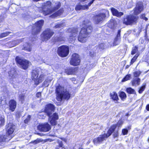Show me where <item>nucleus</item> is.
<instances>
[{
    "label": "nucleus",
    "instance_id": "nucleus-1",
    "mask_svg": "<svg viewBox=\"0 0 149 149\" xmlns=\"http://www.w3.org/2000/svg\"><path fill=\"white\" fill-rule=\"evenodd\" d=\"M83 26V27L80 32L78 39L80 42L84 43L86 41L89 37L88 35L91 32L93 28L88 20L84 21Z\"/></svg>",
    "mask_w": 149,
    "mask_h": 149
},
{
    "label": "nucleus",
    "instance_id": "nucleus-2",
    "mask_svg": "<svg viewBox=\"0 0 149 149\" xmlns=\"http://www.w3.org/2000/svg\"><path fill=\"white\" fill-rule=\"evenodd\" d=\"M56 99L58 101L61 102L65 100H68L70 97L71 93L69 90L60 86L56 87Z\"/></svg>",
    "mask_w": 149,
    "mask_h": 149
},
{
    "label": "nucleus",
    "instance_id": "nucleus-3",
    "mask_svg": "<svg viewBox=\"0 0 149 149\" xmlns=\"http://www.w3.org/2000/svg\"><path fill=\"white\" fill-rule=\"evenodd\" d=\"M52 3L50 1H47L44 3L43 8L44 9L42 11V13L45 15H47L52 13L59 8L61 6V4L59 2L55 3L54 7H52Z\"/></svg>",
    "mask_w": 149,
    "mask_h": 149
},
{
    "label": "nucleus",
    "instance_id": "nucleus-4",
    "mask_svg": "<svg viewBox=\"0 0 149 149\" xmlns=\"http://www.w3.org/2000/svg\"><path fill=\"white\" fill-rule=\"evenodd\" d=\"M115 128V126L111 127L109 130L107 134L100 135L98 137L94 139L93 140V142L94 144L97 145L101 143L103 141L105 140L108 137L111 135Z\"/></svg>",
    "mask_w": 149,
    "mask_h": 149
},
{
    "label": "nucleus",
    "instance_id": "nucleus-5",
    "mask_svg": "<svg viewBox=\"0 0 149 149\" xmlns=\"http://www.w3.org/2000/svg\"><path fill=\"white\" fill-rule=\"evenodd\" d=\"M109 15V12L108 10H102V13L95 16L94 20L95 23L96 24H98Z\"/></svg>",
    "mask_w": 149,
    "mask_h": 149
},
{
    "label": "nucleus",
    "instance_id": "nucleus-6",
    "mask_svg": "<svg viewBox=\"0 0 149 149\" xmlns=\"http://www.w3.org/2000/svg\"><path fill=\"white\" fill-rule=\"evenodd\" d=\"M15 60L20 67L24 70L27 69L29 65V62L28 61L20 57H16Z\"/></svg>",
    "mask_w": 149,
    "mask_h": 149
},
{
    "label": "nucleus",
    "instance_id": "nucleus-7",
    "mask_svg": "<svg viewBox=\"0 0 149 149\" xmlns=\"http://www.w3.org/2000/svg\"><path fill=\"white\" fill-rule=\"evenodd\" d=\"M69 52V48L67 46H61L58 49V54L61 57H63L67 56Z\"/></svg>",
    "mask_w": 149,
    "mask_h": 149
},
{
    "label": "nucleus",
    "instance_id": "nucleus-8",
    "mask_svg": "<svg viewBox=\"0 0 149 149\" xmlns=\"http://www.w3.org/2000/svg\"><path fill=\"white\" fill-rule=\"evenodd\" d=\"M137 19L138 17L137 16L131 15H128L124 18L123 23L127 25H132L135 22Z\"/></svg>",
    "mask_w": 149,
    "mask_h": 149
},
{
    "label": "nucleus",
    "instance_id": "nucleus-9",
    "mask_svg": "<svg viewBox=\"0 0 149 149\" xmlns=\"http://www.w3.org/2000/svg\"><path fill=\"white\" fill-rule=\"evenodd\" d=\"M44 23V20H41L35 23L32 29L33 34H37L40 31V30Z\"/></svg>",
    "mask_w": 149,
    "mask_h": 149
},
{
    "label": "nucleus",
    "instance_id": "nucleus-10",
    "mask_svg": "<svg viewBox=\"0 0 149 149\" xmlns=\"http://www.w3.org/2000/svg\"><path fill=\"white\" fill-rule=\"evenodd\" d=\"M68 32L70 33L68 38L69 40L72 42L74 41L76 39V36L77 35L78 32L77 28H73L69 29L68 30Z\"/></svg>",
    "mask_w": 149,
    "mask_h": 149
},
{
    "label": "nucleus",
    "instance_id": "nucleus-11",
    "mask_svg": "<svg viewBox=\"0 0 149 149\" xmlns=\"http://www.w3.org/2000/svg\"><path fill=\"white\" fill-rule=\"evenodd\" d=\"M54 34L53 32L49 29H47L44 31L41 35L42 40L47 41L50 39Z\"/></svg>",
    "mask_w": 149,
    "mask_h": 149
},
{
    "label": "nucleus",
    "instance_id": "nucleus-12",
    "mask_svg": "<svg viewBox=\"0 0 149 149\" xmlns=\"http://www.w3.org/2000/svg\"><path fill=\"white\" fill-rule=\"evenodd\" d=\"M8 74L9 78L12 83L14 84L17 81L18 75L15 69L12 70L9 72Z\"/></svg>",
    "mask_w": 149,
    "mask_h": 149
},
{
    "label": "nucleus",
    "instance_id": "nucleus-13",
    "mask_svg": "<svg viewBox=\"0 0 149 149\" xmlns=\"http://www.w3.org/2000/svg\"><path fill=\"white\" fill-rule=\"evenodd\" d=\"M80 60L79 55L77 54H74L72 56L70 63L73 66H77L79 65Z\"/></svg>",
    "mask_w": 149,
    "mask_h": 149
},
{
    "label": "nucleus",
    "instance_id": "nucleus-14",
    "mask_svg": "<svg viewBox=\"0 0 149 149\" xmlns=\"http://www.w3.org/2000/svg\"><path fill=\"white\" fill-rule=\"evenodd\" d=\"M6 134L8 135L9 138H11L12 137L11 135L13 132L15 128V126L11 123H9L6 125Z\"/></svg>",
    "mask_w": 149,
    "mask_h": 149
},
{
    "label": "nucleus",
    "instance_id": "nucleus-15",
    "mask_svg": "<svg viewBox=\"0 0 149 149\" xmlns=\"http://www.w3.org/2000/svg\"><path fill=\"white\" fill-rule=\"evenodd\" d=\"M143 8L142 3L138 2L137 3L136 7L134 9V14L135 15H137L140 13L143 10Z\"/></svg>",
    "mask_w": 149,
    "mask_h": 149
},
{
    "label": "nucleus",
    "instance_id": "nucleus-16",
    "mask_svg": "<svg viewBox=\"0 0 149 149\" xmlns=\"http://www.w3.org/2000/svg\"><path fill=\"white\" fill-rule=\"evenodd\" d=\"M38 129L40 131L46 132L51 129V127L47 123L39 125L38 126Z\"/></svg>",
    "mask_w": 149,
    "mask_h": 149
},
{
    "label": "nucleus",
    "instance_id": "nucleus-17",
    "mask_svg": "<svg viewBox=\"0 0 149 149\" xmlns=\"http://www.w3.org/2000/svg\"><path fill=\"white\" fill-rule=\"evenodd\" d=\"M95 0H92L88 4V5H83L79 4L77 5L75 8V9L76 10H85L88 8L89 6H90L93 3Z\"/></svg>",
    "mask_w": 149,
    "mask_h": 149
},
{
    "label": "nucleus",
    "instance_id": "nucleus-18",
    "mask_svg": "<svg viewBox=\"0 0 149 149\" xmlns=\"http://www.w3.org/2000/svg\"><path fill=\"white\" fill-rule=\"evenodd\" d=\"M54 109V105L51 104H47L46 107L45 111L47 113V115L50 116L52 113V112Z\"/></svg>",
    "mask_w": 149,
    "mask_h": 149
},
{
    "label": "nucleus",
    "instance_id": "nucleus-19",
    "mask_svg": "<svg viewBox=\"0 0 149 149\" xmlns=\"http://www.w3.org/2000/svg\"><path fill=\"white\" fill-rule=\"evenodd\" d=\"M58 119V115L56 113H54L52 116L49 117V120L50 123L53 125H56L57 124L56 120Z\"/></svg>",
    "mask_w": 149,
    "mask_h": 149
},
{
    "label": "nucleus",
    "instance_id": "nucleus-20",
    "mask_svg": "<svg viewBox=\"0 0 149 149\" xmlns=\"http://www.w3.org/2000/svg\"><path fill=\"white\" fill-rule=\"evenodd\" d=\"M17 102L14 100H10L9 102V110L11 111H14L16 107Z\"/></svg>",
    "mask_w": 149,
    "mask_h": 149
},
{
    "label": "nucleus",
    "instance_id": "nucleus-21",
    "mask_svg": "<svg viewBox=\"0 0 149 149\" xmlns=\"http://www.w3.org/2000/svg\"><path fill=\"white\" fill-rule=\"evenodd\" d=\"M111 10L113 15L117 17H120L123 15V13L121 12H118L117 9L114 8H111Z\"/></svg>",
    "mask_w": 149,
    "mask_h": 149
},
{
    "label": "nucleus",
    "instance_id": "nucleus-22",
    "mask_svg": "<svg viewBox=\"0 0 149 149\" xmlns=\"http://www.w3.org/2000/svg\"><path fill=\"white\" fill-rule=\"evenodd\" d=\"M45 76L43 74H41L39 77L36 79L34 80L35 84L38 85L39 83L41 82L44 79Z\"/></svg>",
    "mask_w": 149,
    "mask_h": 149
},
{
    "label": "nucleus",
    "instance_id": "nucleus-23",
    "mask_svg": "<svg viewBox=\"0 0 149 149\" xmlns=\"http://www.w3.org/2000/svg\"><path fill=\"white\" fill-rule=\"evenodd\" d=\"M53 40L55 42H62L65 41V38L62 36H60L58 37H55Z\"/></svg>",
    "mask_w": 149,
    "mask_h": 149
},
{
    "label": "nucleus",
    "instance_id": "nucleus-24",
    "mask_svg": "<svg viewBox=\"0 0 149 149\" xmlns=\"http://www.w3.org/2000/svg\"><path fill=\"white\" fill-rule=\"evenodd\" d=\"M110 96L111 98L113 100L117 101L118 100V95L115 92H112L110 93Z\"/></svg>",
    "mask_w": 149,
    "mask_h": 149
},
{
    "label": "nucleus",
    "instance_id": "nucleus-25",
    "mask_svg": "<svg viewBox=\"0 0 149 149\" xmlns=\"http://www.w3.org/2000/svg\"><path fill=\"white\" fill-rule=\"evenodd\" d=\"M116 22L115 20L113 19H111L110 20L108 24V26L111 29H113L116 26Z\"/></svg>",
    "mask_w": 149,
    "mask_h": 149
},
{
    "label": "nucleus",
    "instance_id": "nucleus-26",
    "mask_svg": "<svg viewBox=\"0 0 149 149\" xmlns=\"http://www.w3.org/2000/svg\"><path fill=\"white\" fill-rule=\"evenodd\" d=\"M65 72L68 74H74L75 72V70L72 68H69L65 70Z\"/></svg>",
    "mask_w": 149,
    "mask_h": 149
},
{
    "label": "nucleus",
    "instance_id": "nucleus-27",
    "mask_svg": "<svg viewBox=\"0 0 149 149\" xmlns=\"http://www.w3.org/2000/svg\"><path fill=\"white\" fill-rule=\"evenodd\" d=\"M38 75V71L36 70H33L32 72V79H34V81L36 79H37Z\"/></svg>",
    "mask_w": 149,
    "mask_h": 149
},
{
    "label": "nucleus",
    "instance_id": "nucleus-28",
    "mask_svg": "<svg viewBox=\"0 0 149 149\" xmlns=\"http://www.w3.org/2000/svg\"><path fill=\"white\" fill-rule=\"evenodd\" d=\"M10 140V139L7 136L4 135H0V142L6 141V140Z\"/></svg>",
    "mask_w": 149,
    "mask_h": 149
},
{
    "label": "nucleus",
    "instance_id": "nucleus-29",
    "mask_svg": "<svg viewBox=\"0 0 149 149\" xmlns=\"http://www.w3.org/2000/svg\"><path fill=\"white\" fill-rule=\"evenodd\" d=\"M97 49L96 47H95L90 50L89 52V55L91 57H93L95 56L96 54V50Z\"/></svg>",
    "mask_w": 149,
    "mask_h": 149
},
{
    "label": "nucleus",
    "instance_id": "nucleus-30",
    "mask_svg": "<svg viewBox=\"0 0 149 149\" xmlns=\"http://www.w3.org/2000/svg\"><path fill=\"white\" fill-rule=\"evenodd\" d=\"M140 79L138 78L134 79L132 81V85L134 86L136 84L139 85L140 84Z\"/></svg>",
    "mask_w": 149,
    "mask_h": 149
},
{
    "label": "nucleus",
    "instance_id": "nucleus-31",
    "mask_svg": "<svg viewBox=\"0 0 149 149\" xmlns=\"http://www.w3.org/2000/svg\"><path fill=\"white\" fill-rule=\"evenodd\" d=\"M123 123V122L121 120H119L118 123H117L116 125H113L112 126H111V127L115 126V128L113 130V132L114 131V130L116 129H118L119 128V127H120L122 124Z\"/></svg>",
    "mask_w": 149,
    "mask_h": 149
},
{
    "label": "nucleus",
    "instance_id": "nucleus-32",
    "mask_svg": "<svg viewBox=\"0 0 149 149\" xmlns=\"http://www.w3.org/2000/svg\"><path fill=\"white\" fill-rule=\"evenodd\" d=\"M24 49L29 52H30L31 50V45L28 43H26L24 45Z\"/></svg>",
    "mask_w": 149,
    "mask_h": 149
},
{
    "label": "nucleus",
    "instance_id": "nucleus-33",
    "mask_svg": "<svg viewBox=\"0 0 149 149\" xmlns=\"http://www.w3.org/2000/svg\"><path fill=\"white\" fill-rule=\"evenodd\" d=\"M119 96L123 100H124L126 97V95L125 93L122 91L120 92Z\"/></svg>",
    "mask_w": 149,
    "mask_h": 149
},
{
    "label": "nucleus",
    "instance_id": "nucleus-34",
    "mask_svg": "<svg viewBox=\"0 0 149 149\" xmlns=\"http://www.w3.org/2000/svg\"><path fill=\"white\" fill-rule=\"evenodd\" d=\"M126 91L129 94H134L136 93L134 90L131 88H127Z\"/></svg>",
    "mask_w": 149,
    "mask_h": 149
},
{
    "label": "nucleus",
    "instance_id": "nucleus-35",
    "mask_svg": "<svg viewBox=\"0 0 149 149\" xmlns=\"http://www.w3.org/2000/svg\"><path fill=\"white\" fill-rule=\"evenodd\" d=\"M11 33L10 32H6L1 33L0 34V38H2L5 37L9 35Z\"/></svg>",
    "mask_w": 149,
    "mask_h": 149
},
{
    "label": "nucleus",
    "instance_id": "nucleus-36",
    "mask_svg": "<svg viewBox=\"0 0 149 149\" xmlns=\"http://www.w3.org/2000/svg\"><path fill=\"white\" fill-rule=\"evenodd\" d=\"M120 39L115 38L113 42V45L114 46H116L118 45L120 42Z\"/></svg>",
    "mask_w": 149,
    "mask_h": 149
},
{
    "label": "nucleus",
    "instance_id": "nucleus-37",
    "mask_svg": "<svg viewBox=\"0 0 149 149\" xmlns=\"http://www.w3.org/2000/svg\"><path fill=\"white\" fill-rule=\"evenodd\" d=\"M139 55V54L138 53H137L132 58L130 62L131 64H132L135 61V60L137 58Z\"/></svg>",
    "mask_w": 149,
    "mask_h": 149
},
{
    "label": "nucleus",
    "instance_id": "nucleus-38",
    "mask_svg": "<svg viewBox=\"0 0 149 149\" xmlns=\"http://www.w3.org/2000/svg\"><path fill=\"white\" fill-rule=\"evenodd\" d=\"M131 77V75L130 74L126 75L125 77L122 80V82H124L130 79Z\"/></svg>",
    "mask_w": 149,
    "mask_h": 149
},
{
    "label": "nucleus",
    "instance_id": "nucleus-39",
    "mask_svg": "<svg viewBox=\"0 0 149 149\" xmlns=\"http://www.w3.org/2000/svg\"><path fill=\"white\" fill-rule=\"evenodd\" d=\"M5 119L3 116H0V126L3 125H4Z\"/></svg>",
    "mask_w": 149,
    "mask_h": 149
},
{
    "label": "nucleus",
    "instance_id": "nucleus-40",
    "mask_svg": "<svg viewBox=\"0 0 149 149\" xmlns=\"http://www.w3.org/2000/svg\"><path fill=\"white\" fill-rule=\"evenodd\" d=\"M114 132V133L113 134V137L114 138H115L116 137L117 138L118 136V129H116L114 130V131L113 132Z\"/></svg>",
    "mask_w": 149,
    "mask_h": 149
},
{
    "label": "nucleus",
    "instance_id": "nucleus-41",
    "mask_svg": "<svg viewBox=\"0 0 149 149\" xmlns=\"http://www.w3.org/2000/svg\"><path fill=\"white\" fill-rule=\"evenodd\" d=\"M97 47V48L98 47L99 49L101 50H103L105 48V45L104 43H101L99 44L98 47Z\"/></svg>",
    "mask_w": 149,
    "mask_h": 149
},
{
    "label": "nucleus",
    "instance_id": "nucleus-42",
    "mask_svg": "<svg viewBox=\"0 0 149 149\" xmlns=\"http://www.w3.org/2000/svg\"><path fill=\"white\" fill-rule=\"evenodd\" d=\"M141 73V72L140 71L138 70L134 72L133 73V75L135 77H138L140 75Z\"/></svg>",
    "mask_w": 149,
    "mask_h": 149
},
{
    "label": "nucleus",
    "instance_id": "nucleus-43",
    "mask_svg": "<svg viewBox=\"0 0 149 149\" xmlns=\"http://www.w3.org/2000/svg\"><path fill=\"white\" fill-rule=\"evenodd\" d=\"M138 51V48L136 46H135L132 48V51L131 52L132 54H134L136 53Z\"/></svg>",
    "mask_w": 149,
    "mask_h": 149
},
{
    "label": "nucleus",
    "instance_id": "nucleus-44",
    "mask_svg": "<svg viewBox=\"0 0 149 149\" xmlns=\"http://www.w3.org/2000/svg\"><path fill=\"white\" fill-rule=\"evenodd\" d=\"M41 141H42L41 140V139H38L36 140L32 141L31 143L34 144H36Z\"/></svg>",
    "mask_w": 149,
    "mask_h": 149
},
{
    "label": "nucleus",
    "instance_id": "nucleus-45",
    "mask_svg": "<svg viewBox=\"0 0 149 149\" xmlns=\"http://www.w3.org/2000/svg\"><path fill=\"white\" fill-rule=\"evenodd\" d=\"M24 95L23 94H21L19 95V100L22 101L24 100Z\"/></svg>",
    "mask_w": 149,
    "mask_h": 149
},
{
    "label": "nucleus",
    "instance_id": "nucleus-46",
    "mask_svg": "<svg viewBox=\"0 0 149 149\" xmlns=\"http://www.w3.org/2000/svg\"><path fill=\"white\" fill-rule=\"evenodd\" d=\"M63 9H60L58 11L56 12V13L57 14V16L60 15L61 14L63 13Z\"/></svg>",
    "mask_w": 149,
    "mask_h": 149
},
{
    "label": "nucleus",
    "instance_id": "nucleus-47",
    "mask_svg": "<svg viewBox=\"0 0 149 149\" xmlns=\"http://www.w3.org/2000/svg\"><path fill=\"white\" fill-rule=\"evenodd\" d=\"M31 116L30 115L28 116L27 118L24 120V122L25 123H27L30 120Z\"/></svg>",
    "mask_w": 149,
    "mask_h": 149
},
{
    "label": "nucleus",
    "instance_id": "nucleus-48",
    "mask_svg": "<svg viewBox=\"0 0 149 149\" xmlns=\"http://www.w3.org/2000/svg\"><path fill=\"white\" fill-rule=\"evenodd\" d=\"M145 86H143L141 87L139 89V92L140 93H142L143 91L144 90L145 88Z\"/></svg>",
    "mask_w": 149,
    "mask_h": 149
},
{
    "label": "nucleus",
    "instance_id": "nucleus-49",
    "mask_svg": "<svg viewBox=\"0 0 149 149\" xmlns=\"http://www.w3.org/2000/svg\"><path fill=\"white\" fill-rule=\"evenodd\" d=\"M120 32H121L120 30H118V33L116 37V38H120Z\"/></svg>",
    "mask_w": 149,
    "mask_h": 149
},
{
    "label": "nucleus",
    "instance_id": "nucleus-50",
    "mask_svg": "<svg viewBox=\"0 0 149 149\" xmlns=\"http://www.w3.org/2000/svg\"><path fill=\"white\" fill-rule=\"evenodd\" d=\"M128 132V130L126 129H124L122 130V133L123 135L127 134Z\"/></svg>",
    "mask_w": 149,
    "mask_h": 149
},
{
    "label": "nucleus",
    "instance_id": "nucleus-51",
    "mask_svg": "<svg viewBox=\"0 0 149 149\" xmlns=\"http://www.w3.org/2000/svg\"><path fill=\"white\" fill-rule=\"evenodd\" d=\"M63 24H56L54 26L56 28H60L63 26Z\"/></svg>",
    "mask_w": 149,
    "mask_h": 149
},
{
    "label": "nucleus",
    "instance_id": "nucleus-52",
    "mask_svg": "<svg viewBox=\"0 0 149 149\" xmlns=\"http://www.w3.org/2000/svg\"><path fill=\"white\" fill-rule=\"evenodd\" d=\"M70 79L72 81H73V83L75 84L77 83V82L76 81V79L74 78H71Z\"/></svg>",
    "mask_w": 149,
    "mask_h": 149
},
{
    "label": "nucleus",
    "instance_id": "nucleus-53",
    "mask_svg": "<svg viewBox=\"0 0 149 149\" xmlns=\"http://www.w3.org/2000/svg\"><path fill=\"white\" fill-rule=\"evenodd\" d=\"M58 145H59V146L60 147H62L63 146V143H62V141H58Z\"/></svg>",
    "mask_w": 149,
    "mask_h": 149
},
{
    "label": "nucleus",
    "instance_id": "nucleus-54",
    "mask_svg": "<svg viewBox=\"0 0 149 149\" xmlns=\"http://www.w3.org/2000/svg\"><path fill=\"white\" fill-rule=\"evenodd\" d=\"M41 96V93L40 92H38L37 93L36 96L38 97H40Z\"/></svg>",
    "mask_w": 149,
    "mask_h": 149
},
{
    "label": "nucleus",
    "instance_id": "nucleus-55",
    "mask_svg": "<svg viewBox=\"0 0 149 149\" xmlns=\"http://www.w3.org/2000/svg\"><path fill=\"white\" fill-rule=\"evenodd\" d=\"M20 115V113L19 112H17L16 113V116L17 117H19Z\"/></svg>",
    "mask_w": 149,
    "mask_h": 149
},
{
    "label": "nucleus",
    "instance_id": "nucleus-56",
    "mask_svg": "<svg viewBox=\"0 0 149 149\" xmlns=\"http://www.w3.org/2000/svg\"><path fill=\"white\" fill-rule=\"evenodd\" d=\"M146 109L147 110L149 111V104L147 105L146 106Z\"/></svg>",
    "mask_w": 149,
    "mask_h": 149
},
{
    "label": "nucleus",
    "instance_id": "nucleus-57",
    "mask_svg": "<svg viewBox=\"0 0 149 149\" xmlns=\"http://www.w3.org/2000/svg\"><path fill=\"white\" fill-rule=\"evenodd\" d=\"M38 134L41 136H43L45 135V134L42 133H38Z\"/></svg>",
    "mask_w": 149,
    "mask_h": 149
},
{
    "label": "nucleus",
    "instance_id": "nucleus-58",
    "mask_svg": "<svg viewBox=\"0 0 149 149\" xmlns=\"http://www.w3.org/2000/svg\"><path fill=\"white\" fill-rule=\"evenodd\" d=\"M131 63H130V64L129 65H126V68L127 69L130 67V66L131 65Z\"/></svg>",
    "mask_w": 149,
    "mask_h": 149
},
{
    "label": "nucleus",
    "instance_id": "nucleus-59",
    "mask_svg": "<svg viewBox=\"0 0 149 149\" xmlns=\"http://www.w3.org/2000/svg\"><path fill=\"white\" fill-rule=\"evenodd\" d=\"M145 17V15L144 14L142 15L141 16V18L143 19L144 18V17Z\"/></svg>",
    "mask_w": 149,
    "mask_h": 149
},
{
    "label": "nucleus",
    "instance_id": "nucleus-60",
    "mask_svg": "<svg viewBox=\"0 0 149 149\" xmlns=\"http://www.w3.org/2000/svg\"><path fill=\"white\" fill-rule=\"evenodd\" d=\"M47 140L48 141H49L50 142H51V141H52L53 140L52 139H47Z\"/></svg>",
    "mask_w": 149,
    "mask_h": 149
},
{
    "label": "nucleus",
    "instance_id": "nucleus-61",
    "mask_svg": "<svg viewBox=\"0 0 149 149\" xmlns=\"http://www.w3.org/2000/svg\"><path fill=\"white\" fill-rule=\"evenodd\" d=\"M145 20H148V18L145 17H144L143 18Z\"/></svg>",
    "mask_w": 149,
    "mask_h": 149
},
{
    "label": "nucleus",
    "instance_id": "nucleus-62",
    "mask_svg": "<svg viewBox=\"0 0 149 149\" xmlns=\"http://www.w3.org/2000/svg\"><path fill=\"white\" fill-rule=\"evenodd\" d=\"M81 2H83L84 1L86 0H79Z\"/></svg>",
    "mask_w": 149,
    "mask_h": 149
},
{
    "label": "nucleus",
    "instance_id": "nucleus-63",
    "mask_svg": "<svg viewBox=\"0 0 149 149\" xmlns=\"http://www.w3.org/2000/svg\"><path fill=\"white\" fill-rule=\"evenodd\" d=\"M148 71H149L148 70H147V71L145 73H146Z\"/></svg>",
    "mask_w": 149,
    "mask_h": 149
},
{
    "label": "nucleus",
    "instance_id": "nucleus-64",
    "mask_svg": "<svg viewBox=\"0 0 149 149\" xmlns=\"http://www.w3.org/2000/svg\"><path fill=\"white\" fill-rule=\"evenodd\" d=\"M54 15H52V16L51 17H54Z\"/></svg>",
    "mask_w": 149,
    "mask_h": 149
}]
</instances>
